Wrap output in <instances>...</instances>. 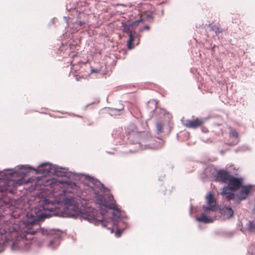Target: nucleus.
I'll return each mask as SVG.
<instances>
[{"instance_id":"f257e3e1","label":"nucleus","mask_w":255,"mask_h":255,"mask_svg":"<svg viewBox=\"0 0 255 255\" xmlns=\"http://www.w3.org/2000/svg\"><path fill=\"white\" fill-rule=\"evenodd\" d=\"M6 207L10 209L12 211V218L9 220L4 221L2 219H0V239L2 241L0 245L5 241H12V247L20 249H25L30 243V240L33 238V235L35 231L31 226L35 223L34 221H30L29 225H26L24 222H20L16 220V218L22 214V211L18 208L10 207L6 199L2 198L1 200Z\"/></svg>"},{"instance_id":"f03ea898","label":"nucleus","mask_w":255,"mask_h":255,"mask_svg":"<svg viewBox=\"0 0 255 255\" xmlns=\"http://www.w3.org/2000/svg\"><path fill=\"white\" fill-rule=\"evenodd\" d=\"M141 20V19L139 20L134 21L131 23L122 22L123 31L127 33L129 36V39L127 42V46L129 50L132 49L134 47L132 46V42L134 41L136 35V32L133 28V26L138 25Z\"/></svg>"},{"instance_id":"7ed1b4c3","label":"nucleus","mask_w":255,"mask_h":255,"mask_svg":"<svg viewBox=\"0 0 255 255\" xmlns=\"http://www.w3.org/2000/svg\"><path fill=\"white\" fill-rule=\"evenodd\" d=\"M208 206H204L205 209V213L206 214H210L211 212H215L218 210V206L216 205V202L214 199L213 194L210 193L206 196Z\"/></svg>"},{"instance_id":"20e7f679","label":"nucleus","mask_w":255,"mask_h":255,"mask_svg":"<svg viewBox=\"0 0 255 255\" xmlns=\"http://www.w3.org/2000/svg\"><path fill=\"white\" fill-rule=\"evenodd\" d=\"M230 173L225 170H221L217 172L216 179L217 181L222 183H228L231 177Z\"/></svg>"},{"instance_id":"39448f33","label":"nucleus","mask_w":255,"mask_h":255,"mask_svg":"<svg viewBox=\"0 0 255 255\" xmlns=\"http://www.w3.org/2000/svg\"><path fill=\"white\" fill-rule=\"evenodd\" d=\"M204 123V120L202 119L197 118L193 120H186L183 123V125L190 128H197L201 127Z\"/></svg>"},{"instance_id":"423d86ee","label":"nucleus","mask_w":255,"mask_h":255,"mask_svg":"<svg viewBox=\"0 0 255 255\" xmlns=\"http://www.w3.org/2000/svg\"><path fill=\"white\" fill-rule=\"evenodd\" d=\"M25 183L22 178L18 180H10L4 184V189L5 190L11 191L13 189H15L17 186L23 185Z\"/></svg>"},{"instance_id":"0eeeda50","label":"nucleus","mask_w":255,"mask_h":255,"mask_svg":"<svg viewBox=\"0 0 255 255\" xmlns=\"http://www.w3.org/2000/svg\"><path fill=\"white\" fill-rule=\"evenodd\" d=\"M242 179L231 176L229 182L228 187L232 191H236L240 188L242 186Z\"/></svg>"},{"instance_id":"6e6552de","label":"nucleus","mask_w":255,"mask_h":255,"mask_svg":"<svg viewBox=\"0 0 255 255\" xmlns=\"http://www.w3.org/2000/svg\"><path fill=\"white\" fill-rule=\"evenodd\" d=\"M63 202L68 206V209L73 210L75 213L78 212V203L73 197L65 198L63 200Z\"/></svg>"},{"instance_id":"1a4fd4ad","label":"nucleus","mask_w":255,"mask_h":255,"mask_svg":"<svg viewBox=\"0 0 255 255\" xmlns=\"http://www.w3.org/2000/svg\"><path fill=\"white\" fill-rule=\"evenodd\" d=\"M52 167L53 166L51 164L47 163H43L38 167L37 172L44 175L52 174L53 173Z\"/></svg>"},{"instance_id":"9d476101","label":"nucleus","mask_w":255,"mask_h":255,"mask_svg":"<svg viewBox=\"0 0 255 255\" xmlns=\"http://www.w3.org/2000/svg\"><path fill=\"white\" fill-rule=\"evenodd\" d=\"M229 137L233 139L231 142H227V144L230 146H234L237 144L239 142V134L238 132L233 128H231L229 132Z\"/></svg>"},{"instance_id":"9b49d317","label":"nucleus","mask_w":255,"mask_h":255,"mask_svg":"<svg viewBox=\"0 0 255 255\" xmlns=\"http://www.w3.org/2000/svg\"><path fill=\"white\" fill-rule=\"evenodd\" d=\"M252 188L251 185L243 187L242 190L238 194L239 200L242 201L246 199L251 192Z\"/></svg>"},{"instance_id":"f8f14e48","label":"nucleus","mask_w":255,"mask_h":255,"mask_svg":"<svg viewBox=\"0 0 255 255\" xmlns=\"http://www.w3.org/2000/svg\"><path fill=\"white\" fill-rule=\"evenodd\" d=\"M221 214L225 219H229L234 215V211L231 207H226L221 210Z\"/></svg>"},{"instance_id":"ddd939ff","label":"nucleus","mask_w":255,"mask_h":255,"mask_svg":"<svg viewBox=\"0 0 255 255\" xmlns=\"http://www.w3.org/2000/svg\"><path fill=\"white\" fill-rule=\"evenodd\" d=\"M230 190H231L228 187H224L221 193L222 195L226 196V198L228 201H230L235 198V194L230 192Z\"/></svg>"},{"instance_id":"4468645a","label":"nucleus","mask_w":255,"mask_h":255,"mask_svg":"<svg viewBox=\"0 0 255 255\" xmlns=\"http://www.w3.org/2000/svg\"><path fill=\"white\" fill-rule=\"evenodd\" d=\"M205 210V209H204ZM207 214H206L205 213V211L204 212V213L202 214L201 216L199 218H197V220L199 222L205 223H212L213 222L214 219L208 217L207 216Z\"/></svg>"},{"instance_id":"2eb2a0df","label":"nucleus","mask_w":255,"mask_h":255,"mask_svg":"<svg viewBox=\"0 0 255 255\" xmlns=\"http://www.w3.org/2000/svg\"><path fill=\"white\" fill-rule=\"evenodd\" d=\"M60 236L59 235H56L54 237V239L53 240H51L49 242L48 246L49 247L52 248V249H55L56 247H57L60 243Z\"/></svg>"},{"instance_id":"dca6fc26","label":"nucleus","mask_w":255,"mask_h":255,"mask_svg":"<svg viewBox=\"0 0 255 255\" xmlns=\"http://www.w3.org/2000/svg\"><path fill=\"white\" fill-rule=\"evenodd\" d=\"M105 206L108 208L110 209H113L116 212V214L113 213V214L118 217L120 216V211L119 209H118L116 204L115 202L111 203L110 204H105Z\"/></svg>"},{"instance_id":"f3484780","label":"nucleus","mask_w":255,"mask_h":255,"mask_svg":"<svg viewBox=\"0 0 255 255\" xmlns=\"http://www.w3.org/2000/svg\"><path fill=\"white\" fill-rule=\"evenodd\" d=\"M211 29L215 32V33L217 34L220 33H222L223 31V29L220 27L216 25H211L210 26Z\"/></svg>"},{"instance_id":"a211bd4d","label":"nucleus","mask_w":255,"mask_h":255,"mask_svg":"<svg viewBox=\"0 0 255 255\" xmlns=\"http://www.w3.org/2000/svg\"><path fill=\"white\" fill-rule=\"evenodd\" d=\"M248 228V230L252 232H255V224H254L253 222L249 221Z\"/></svg>"},{"instance_id":"6ab92c4d","label":"nucleus","mask_w":255,"mask_h":255,"mask_svg":"<svg viewBox=\"0 0 255 255\" xmlns=\"http://www.w3.org/2000/svg\"><path fill=\"white\" fill-rule=\"evenodd\" d=\"M163 125L160 123H158L156 124V129L159 132L162 131Z\"/></svg>"},{"instance_id":"aec40b11","label":"nucleus","mask_w":255,"mask_h":255,"mask_svg":"<svg viewBox=\"0 0 255 255\" xmlns=\"http://www.w3.org/2000/svg\"><path fill=\"white\" fill-rule=\"evenodd\" d=\"M129 134H133V135H134V134H138H138H142V135H144V134H145V133H144V132H138L137 133H134V131H132V132H130L129 133Z\"/></svg>"},{"instance_id":"412c9836","label":"nucleus","mask_w":255,"mask_h":255,"mask_svg":"<svg viewBox=\"0 0 255 255\" xmlns=\"http://www.w3.org/2000/svg\"><path fill=\"white\" fill-rule=\"evenodd\" d=\"M143 29L144 30H148L149 29V26L148 25H145L144 26Z\"/></svg>"},{"instance_id":"4be33fe9","label":"nucleus","mask_w":255,"mask_h":255,"mask_svg":"<svg viewBox=\"0 0 255 255\" xmlns=\"http://www.w3.org/2000/svg\"><path fill=\"white\" fill-rule=\"evenodd\" d=\"M77 23H78V24L79 25H82L83 24H84L85 23L84 22H82L81 21H77Z\"/></svg>"},{"instance_id":"5701e85b","label":"nucleus","mask_w":255,"mask_h":255,"mask_svg":"<svg viewBox=\"0 0 255 255\" xmlns=\"http://www.w3.org/2000/svg\"><path fill=\"white\" fill-rule=\"evenodd\" d=\"M92 72H98V70H94V69H93L92 70Z\"/></svg>"},{"instance_id":"b1692460","label":"nucleus","mask_w":255,"mask_h":255,"mask_svg":"<svg viewBox=\"0 0 255 255\" xmlns=\"http://www.w3.org/2000/svg\"><path fill=\"white\" fill-rule=\"evenodd\" d=\"M102 225H103V226H104V227H105V226H105V225H104V224H103V223H102Z\"/></svg>"}]
</instances>
